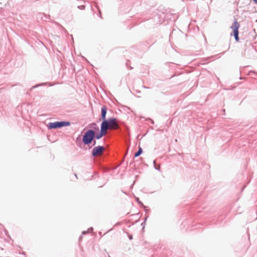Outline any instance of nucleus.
<instances>
[{
    "instance_id": "f257e3e1",
    "label": "nucleus",
    "mask_w": 257,
    "mask_h": 257,
    "mask_svg": "<svg viewBox=\"0 0 257 257\" xmlns=\"http://www.w3.org/2000/svg\"><path fill=\"white\" fill-rule=\"evenodd\" d=\"M101 125L107 129H113L117 126V119L114 117H111L102 120Z\"/></svg>"
},
{
    "instance_id": "f03ea898",
    "label": "nucleus",
    "mask_w": 257,
    "mask_h": 257,
    "mask_svg": "<svg viewBox=\"0 0 257 257\" xmlns=\"http://www.w3.org/2000/svg\"><path fill=\"white\" fill-rule=\"evenodd\" d=\"M95 137V131L92 129L89 130L83 136L82 142L85 145H89L92 143Z\"/></svg>"
},
{
    "instance_id": "7ed1b4c3",
    "label": "nucleus",
    "mask_w": 257,
    "mask_h": 257,
    "mask_svg": "<svg viewBox=\"0 0 257 257\" xmlns=\"http://www.w3.org/2000/svg\"><path fill=\"white\" fill-rule=\"evenodd\" d=\"M70 125V122L69 121H56L49 123L48 127L49 129H53L69 126Z\"/></svg>"
},
{
    "instance_id": "20e7f679",
    "label": "nucleus",
    "mask_w": 257,
    "mask_h": 257,
    "mask_svg": "<svg viewBox=\"0 0 257 257\" xmlns=\"http://www.w3.org/2000/svg\"><path fill=\"white\" fill-rule=\"evenodd\" d=\"M240 25L239 23L236 21H235L232 24V25L231 26V28L233 29V35L235 38V39L236 41H239V37H238V28L239 27Z\"/></svg>"
},
{
    "instance_id": "39448f33",
    "label": "nucleus",
    "mask_w": 257,
    "mask_h": 257,
    "mask_svg": "<svg viewBox=\"0 0 257 257\" xmlns=\"http://www.w3.org/2000/svg\"><path fill=\"white\" fill-rule=\"evenodd\" d=\"M105 148L103 146H98L94 147L92 152V155L93 157H96L102 153L104 151Z\"/></svg>"
},
{
    "instance_id": "423d86ee",
    "label": "nucleus",
    "mask_w": 257,
    "mask_h": 257,
    "mask_svg": "<svg viewBox=\"0 0 257 257\" xmlns=\"http://www.w3.org/2000/svg\"><path fill=\"white\" fill-rule=\"evenodd\" d=\"M107 112V108L105 106H103L101 107V117L100 118V120L102 119V120L106 119V114Z\"/></svg>"
},
{
    "instance_id": "0eeeda50",
    "label": "nucleus",
    "mask_w": 257,
    "mask_h": 257,
    "mask_svg": "<svg viewBox=\"0 0 257 257\" xmlns=\"http://www.w3.org/2000/svg\"><path fill=\"white\" fill-rule=\"evenodd\" d=\"M107 130H108V129H107L104 126H102L101 125H100V133H101V134L103 136H104L106 135L107 132Z\"/></svg>"
},
{
    "instance_id": "6e6552de",
    "label": "nucleus",
    "mask_w": 257,
    "mask_h": 257,
    "mask_svg": "<svg viewBox=\"0 0 257 257\" xmlns=\"http://www.w3.org/2000/svg\"><path fill=\"white\" fill-rule=\"evenodd\" d=\"M90 127L93 128L95 131H99V127L95 123L90 124Z\"/></svg>"
},
{
    "instance_id": "1a4fd4ad",
    "label": "nucleus",
    "mask_w": 257,
    "mask_h": 257,
    "mask_svg": "<svg viewBox=\"0 0 257 257\" xmlns=\"http://www.w3.org/2000/svg\"><path fill=\"white\" fill-rule=\"evenodd\" d=\"M143 152V150L141 148H139V150L135 153V157H137L139 156Z\"/></svg>"
},
{
    "instance_id": "9d476101",
    "label": "nucleus",
    "mask_w": 257,
    "mask_h": 257,
    "mask_svg": "<svg viewBox=\"0 0 257 257\" xmlns=\"http://www.w3.org/2000/svg\"><path fill=\"white\" fill-rule=\"evenodd\" d=\"M103 136L101 134V133L99 132L98 133H97L95 134V137L94 138H95L97 140L100 139L101 138H102Z\"/></svg>"
},
{
    "instance_id": "9b49d317",
    "label": "nucleus",
    "mask_w": 257,
    "mask_h": 257,
    "mask_svg": "<svg viewBox=\"0 0 257 257\" xmlns=\"http://www.w3.org/2000/svg\"><path fill=\"white\" fill-rule=\"evenodd\" d=\"M153 163H154V165L155 168L156 170H158L160 171V165H159L157 166L156 165V162L155 160L154 161Z\"/></svg>"
},
{
    "instance_id": "f8f14e48",
    "label": "nucleus",
    "mask_w": 257,
    "mask_h": 257,
    "mask_svg": "<svg viewBox=\"0 0 257 257\" xmlns=\"http://www.w3.org/2000/svg\"><path fill=\"white\" fill-rule=\"evenodd\" d=\"M92 230H93V228H92V227H90V228H89V229H88V230H87V231H83L82 232V234H86L88 232H89V231H92Z\"/></svg>"
},
{
    "instance_id": "ddd939ff",
    "label": "nucleus",
    "mask_w": 257,
    "mask_h": 257,
    "mask_svg": "<svg viewBox=\"0 0 257 257\" xmlns=\"http://www.w3.org/2000/svg\"><path fill=\"white\" fill-rule=\"evenodd\" d=\"M78 8L80 10H84L85 9V6L83 5L79 6L78 7Z\"/></svg>"
},
{
    "instance_id": "4468645a",
    "label": "nucleus",
    "mask_w": 257,
    "mask_h": 257,
    "mask_svg": "<svg viewBox=\"0 0 257 257\" xmlns=\"http://www.w3.org/2000/svg\"><path fill=\"white\" fill-rule=\"evenodd\" d=\"M45 84V83H42V84H40L39 85H35V86H33V88H36V87H38V86L44 85Z\"/></svg>"
},
{
    "instance_id": "2eb2a0df",
    "label": "nucleus",
    "mask_w": 257,
    "mask_h": 257,
    "mask_svg": "<svg viewBox=\"0 0 257 257\" xmlns=\"http://www.w3.org/2000/svg\"><path fill=\"white\" fill-rule=\"evenodd\" d=\"M137 201L141 205H143V203L139 200L138 198H137Z\"/></svg>"
},
{
    "instance_id": "dca6fc26",
    "label": "nucleus",
    "mask_w": 257,
    "mask_h": 257,
    "mask_svg": "<svg viewBox=\"0 0 257 257\" xmlns=\"http://www.w3.org/2000/svg\"><path fill=\"white\" fill-rule=\"evenodd\" d=\"M92 142H93V145L94 146L96 144V141L95 140H94V141L93 140Z\"/></svg>"
},
{
    "instance_id": "f3484780",
    "label": "nucleus",
    "mask_w": 257,
    "mask_h": 257,
    "mask_svg": "<svg viewBox=\"0 0 257 257\" xmlns=\"http://www.w3.org/2000/svg\"><path fill=\"white\" fill-rule=\"evenodd\" d=\"M143 206H144V208L145 209V211H148V209H147V207H146V206H144V205H143Z\"/></svg>"
},
{
    "instance_id": "a211bd4d",
    "label": "nucleus",
    "mask_w": 257,
    "mask_h": 257,
    "mask_svg": "<svg viewBox=\"0 0 257 257\" xmlns=\"http://www.w3.org/2000/svg\"><path fill=\"white\" fill-rule=\"evenodd\" d=\"M253 1L254 2V3H255L256 4H257V0H253Z\"/></svg>"
},
{
    "instance_id": "6ab92c4d",
    "label": "nucleus",
    "mask_w": 257,
    "mask_h": 257,
    "mask_svg": "<svg viewBox=\"0 0 257 257\" xmlns=\"http://www.w3.org/2000/svg\"><path fill=\"white\" fill-rule=\"evenodd\" d=\"M132 238V236L130 237V239H131Z\"/></svg>"
},
{
    "instance_id": "aec40b11",
    "label": "nucleus",
    "mask_w": 257,
    "mask_h": 257,
    "mask_svg": "<svg viewBox=\"0 0 257 257\" xmlns=\"http://www.w3.org/2000/svg\"><path fill=\"white\" fill-rule=\"evenodd\" d=\"M145 88H147L148 87H146V86H144V87Z\"/></svg>"
},
{
    "instance_id": "412c9836",
    "label": "nucleus",
    "mask_w": 257,
    "mask_h": 257,
    "mask_svg": "<svg viewBox=\"0 0 257 257\" xmlns=\"http://www.w3.org/2000/svg\"><path fill=\"white\" fill-rule=\"evenodd\" d=\"M151 121H152V123H154L153 120H151Z\"/></svg>"
},
{
    "instance_id": "4be33fe9",
    "label": "nucleus",
    "mask_w": 257,
    "mask_h": 257,
    "mask_svg": "<svg viewBox=\"0 0 257 257\" xmlns=\"http://www.w3.org/2000/svg\"><path fill=\"white\" fill-rule=\"evenodd\" d=\"M1 5V4H0V5Z\"/></svg>"
}]
</instances>
